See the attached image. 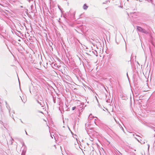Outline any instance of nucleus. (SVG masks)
<instances>
[{
    "label": "nucleus",
    "instance_id": "nucleus-8",
    "mask_svg": "<svg viewBox=\"0 0 155 155\" xmlns=\"http://www.w3.org/2000/svg\"><path fill=\"white\" fill-rule=\"evenodd\" d=\"M10 114V116L11 117H12V118H13L14 120H15L14 118H13V114H11V112H10V114Z\"/></svg>",
    "mask_w": 155,
    "mask_h": 155
},
{
    "label": "nucleus",
    "instance_id": "nucleus-14",
    "mask_svg": "<svg viewBox=\"0 0 155 155\" xmlns=\"http://www.w3.org/2000/svg\"><path fill=\"white\" fill-rule=\"evenodd\" d=\"M12 113L13 114H15V111L14 110H12Z\"/></svg>",
    "mask_w": 155,
    "mask_h": 155
},
{
    "label": "nucleus",
    "instance_id": "nucleus-1",
    "mask_svg": "<svg viewBox=\"0 0 155 155\" xmlns=\"http://www.w3.org/2000/svg\"><path fill=\"white\" fill-rule=\"evenodd\" d=\"M5 31L6 30L4 29H3V28L0 25V35L3 36V35L2 34H5Z\"/></svg>",
    "mask_w": 155,
    "mask_h": 155
},
{
    "label": "nucleus",
    "instance_id": "nucleus-27",
    "mask_svg": "<svg viewBox=\"0 0 155 155\" xmlns=\"http://www.w3.org/2000/svg\"><path fill=\"white\" fill-rule=\"evenodd\" d=\"M1 123V124H3V122H2V123Z\"/></svg>",
    "mask_w": 155,
    "mask_h": 155
},
{
    "label": "nucleus",
    "instance_id": "nucleus-3",
    "mask_svg": "<svg viewBox=\"0 0 155 155\" xmlns=\"http://www.w3.org/2000/svg\"><path fill=\"white\" fill-rule=\"evenodd\" d=\"M141 32L147 34L148 33V32L145 29L143 28Z\"/></svg>",
    "mask_w": 155,
    "mask_h": 155
},
{
    "label": "nucleus",
    "instance_id": "nucleus-13",
    "mask_svg": "<svg viewBox=\"0 0 155 155\" xmlns=\"http://www.w3.org/2000/svg\"><path fill=\"white\" fill-rule=\"evenodd\" d=\"M58 8L60 10H61L60 8V6H58Z\"/></svg>",
    "mask_w": 155,
    "mask_h": 155
},
{
    "label": "nucleus",
    "instance_id": "nucleus-32",
    "mask_svg": "<svg viewBox=\"0 0 155 155\" xmlns=\"http://www.w3.org/2000/svg\"><path fill=\"white\" fill-rule=\"evenodd\" d=\"M29 0L30 1V0Z\"/></svg>",
    "mask_w": 155,
    "mask_h": 155
},
{
    "label": "nucleus",
    "instance_id": "nucleus-5",
    "mask_svg": "<svg viewBox=\"0 0 155 155\" xmlns=\"http://www.w3.org/2000/svg\"><path fill=\"white\" fill-rule=\"evenodd\" d=\"M88 7V6L86 4H84L83 6V8L84 10H87Z\"/></svg>",
    "mask_w": 155,
    "mask_h": 155
},
{
    "label": "nucleus",
    "instance_id": "nucleus-15",
    "mask_svg": "<svg viewBox=\"0 0 155 155\" xmlns=\"http://www.w3.org/2000/svg\"><path fill=\"white\" fill-rule=\"evenodd\" d=\"M150 2H151V3H152V2H153V1L152 0H150Z\"/></svg>",
    "mask_w": 155,
    "mask_h": 155
},
{
    "label": "nucleus",
    "instance_id": "nucleus-2",
    "mask_svg": "<svg viewBox=\"0 0 155 155\" xmlns=\"http://www.w3.org/2000/svg\"><path fill=\"white\" fill-rule=\"evenodd\" d=\"M5 102L6 103V107L9 111V114H10L11 109L10 108V106H9V105L7 104L6 101H5Z\"/></svg>",
    "mask_w": 155,
    "mask_h": 155
},
{
    "label": "nucleus",
    "instance_id": "nucleus-11",
    "mask_svg": "<svg viewBox=\"0 0 155 155\" xmlns=\"http://www.w3.org/2000/svg\"><path fill=\"white\" fill-rule=\"evenodd\" d=\"M76 108V107H73L72 108V110H75V109Z\"/></svg>",
    "mask_w": 155,
    "mask_h": 155
},
{
    "label": "nucleus",
    "instance_id": "nucleus-25",
    "mask_svg": "<svg viewBox=\"0 0 155 155\" xmlns=\"http://www.w3.org/2000/svg\"><path fill=\"white\" fill-rule=\"evenodd\" d=\"M56 65H57V64H54V66H56Z\"/></svg>",
    "mask_w": 155,
    "mask_h": 155
},
{
    "label": "nucleus",
    "instance_id": "nucleus-28",
    "mask_svg": "<svg viewBox=\"0 0 155 155\" xmlns=\"http://www.w3.org/2000/svg\"><path fill=\"white\" fill-rule=\"evenodd\" d=\"M21 100H22V101L23 102H24V101H23V100H22V98H21Z\"/></svg>",
    "mask_w": 155,
    "mask_h": 155
},
{
    "label": "nucleus",
    "instance_id": "nucleus-30",
    "mask_svg": "<svg viewBox=\"0 0 155 155\" xmlns=\"http://www.w3.org/2000/svg\"><path fill=\"white\" fill-rule=\"evenodd\" d=\"M51 137L52 138H53V136H51Z\"/></svg>",
    "mask_w": 155,
    "mask_h": 155
},
{
    "label": "nucleus",
    "instance_id": "nucleus-12",
    "mask_svg": "<svg viewBox=\"0 0 155 155\" xmlns=\"http://www.w3.org/2000/svg\"><path fill=\"white\" fill-rule=\"evenodd\" d=\"M148 150H149V147H150V145L149 144H148Z\"/></svg>",
    "mask_w": 155,
    "mask_h": 155
},
{
    "label": "nucleus",
    "instance_id": "nucleus-9",
    "mask_svg": "<svg viewBox=\"0 0 155 155\" xmlns=\"http://www.w3.org/2000/svg\"><path fill=\"white\" fill-rule=\"evenodd\" d=\"M53 102L54 103H56V98H54L53 97Z\"/></svg>",
    "mask_w": 155,
    "mask_h": 155
},
{
    "label": "nucleus",
    "instance_id": "nucleus-16",
    "mask_svg": "<svg viewBox=\"0 0 155 155\" xmlns=\"http://www.w3.org/2000/svg\"><path fill=\"white\" fill-rule=\"evenodd\" d=\"M20 120L21 121V122L22 123H23V122H22V121L21 120V119H20Z\"/></svg>",
    "mask_w": 155,
    "mask_h": 155
},
{
    "label": "nucleus",
    "instance_id": "nucleus-7",
    "mask_svg": "<svg viewBox=\"0 0 155 155\" xmlns=\"http://www.w3.org/2000/svg\"><path fill=\"white\" fill-rule=\"evenodd\" d=\"M37 101L38 103L42 107H44V105H42V104L41 102H39L38 100H37Z\"/></svg>",
    "mask_w": 155,
    "mask_h": 155
},
{
    "label": "nucleus",
    "instance_id": "nucleus-20",
    "mask_svg": "<svg viewBox=\"0 0 155 155\" xmlns=\"http://www.w3.org/2000/svg\"><path fill=\"white\" fill-rule=\"evenodd\" d=\"M127 77L128 78V75L127 73Z\"/></svg>",
    "mask_w": 155,
    "mask_h": 155
},
{
    "label": "nucleus",
    "instance_id": "nucleus-18",
    "mask_svg": "<svg viewBox=\"0 0 155 155\" xmlns=\"http://www.w3.org/2000/svg\"><path fill=\"white\" fill-rule=\"evenodd\" d=\"M114 119L115 120V121L117 123V122L116 120L114 118Z\"/></svg>",
    "mask_w": 155,
    "mask_h": 155
},
{
    "label": "nucleus",
    "instance_id": "nucleus-6",
    "mask_svg": "<svg viewBox=\"0 0 155 155\" xmlns=\"http://www.w3.org/2000/svg\"><path fill=\"white\" fill-rule=\"evenodd\" d=\"M26 153V150H23L21 153V155H25Z\"/></svg>",
    "mask_w": 155,
    "mask_h": 155
},
{
    "label": "nucleus",
    "instance_id": "nucleus-21",
    "mask_svg": "<svg viewBox=\"0 0 155 155\" xmlns=\"http://www.w3.org/2000/svg\"><path fill=\"white\" fill-rule=\"evenodd\" d=\"M49 45H50V46L51 47V48L52 47V46H51V45H50L49 44Z\"/></svg>",
    "mask_w": 155,
    "mask_h": 155
},
{
    "label": "nucleus",
    "instance_id": "nucleus-24",
    "mask_svg": "<svg viewBox=\"0 0 155 155\" xmlns=\"http://www.w3.org/2000/svg\"><path fill=\"white\" fill-rule=\"evenodd\" d=\"M135 138L138 141H139V140L137 139L136 138Z\"/></svg>",
    "mask_w": 155,
    "mask_h": 155
},
{
    "label": "nucleus",
    "instance_id": "nucleus-10",
    "mask_svg": "<svg viewBox=\"0 0 155 155\" xmlns=\"http://www.w3.org/2000/svg\"><path fill=\"white\" fill-rule=\"evenodd\" d=\"M117 151H118V153H118V155H122V153L118 150H117Z\"/></svg>",
    "mask_w": 155,
    "mask_h": 155
},
{
    "label": "nucleus",
    "instance_id": "nucleus-31",
    "mask_svg": "<svg viewBox=\"0 0 155 155\" xmlns=\"http://www.w3.org/2000/svg\"><path fill=\"white\" fill-rule=\"evenodd\" d=\"M91 116V114L90 115H89V117H90Z\"/></svg>",
    "mask_w": 155,
    "mask_h": 155
},
{
    "label": "nucleus",
    "instance_id": "nucleus-26",
    "mask_svg": "<svg viewBox=\"0 0 155 155\" xmlns=\"http://www.w3.org/2000/svg\"><path fill=\"white\" fill-rule=\"evenodd\" d=\"M56 65H57V64H54V66H56Z\"/></svg>",
    "mask_w": 155,
    "mask_h": 155
},
{
    "label": "nucleus",
    "instance_id": "nucleus-17",
    "mask_svg": "<svg viewBox=\"0 0 155 155\" xmlns=\"http://www.w3.org/2000/svg\"><path fill=\"white\" fill-rule=\"evenodd\" d=\"M39 112H40V113H43L42 112V111H39Z\"/></svg>",
    "mask_w": 155,
    "mask_h": 155
},
{
    "label": "nucleus",
    "instance_id": "nucleus-19",
    "mask_svg": "<svg viewBox=\"0 0 155 155\" xmlns=\"http://www.w3.org/2000/svg\"><path fill=\"white\" fill-rule=\"evenodd\" d=\"M91 141H92L93 140V139L92 138H91Z\"/></svg>",
    "mask_w": 155,
    "mask_h": 155
},
{
    "label": "nucleus",
    "instance_id": "nucleus-29",
    "mask_svg": "<svg viewBox=\"0 0 155 155\" xmlns=\"http://www.w3.org/2000/svg\"><path fill=\"white\" fill-rule=\"evenodd\" d=\"M23 144H24V143H23Z\"/></svg>",
    "mask_w": 155,
    "mask_h": 155
},
{
    "label": "nucleus",
    "instance_id": "nucleus-22",
    "mask_svg": "<svg viewBox=\"0 0 155 155\" xmlns=\"http://www.w3.org/2000/svg\"><path fill=\"white\" fill-rule=\"evenodd\" d=\"M49 45H50V46L51 47V48L52 47V46H51V45H50L49 44Z\"/></svg>",
    "mask_w": 155,
    "mask_h": 155
},
{
    "label": "nucleus",
    "instance_id": "nucleus-4",
    "mask_svg": "<svg viewBox=\"0 0 155 155\" xmlns=\"http://www.w3.org/2000/svg\"><path fill=\"white\" fill-rule=\"evenodd\" d=\"M142 29L143 28L140 27L138 26H137V29L139 31L141 32Z\"/></svg>",
    "mask_w": 155,
    "mask_h": 155
},
{
    "label": "nucleus",
    "instance_id": "nucleus-23",
    "mask_svg": "<svg viewBox=\"0 0 155 155\" xmlns=\"http://www.w3.org/2000/svg\"><path fill=\"white\" fill-rule=\"evenodd\" d=\"M26 132V134L27 135H28V134H27V132L26 131H25Z\"/></svg>",
    "mask_w": 155,
    "mask_h": 155
}]
</instances>
